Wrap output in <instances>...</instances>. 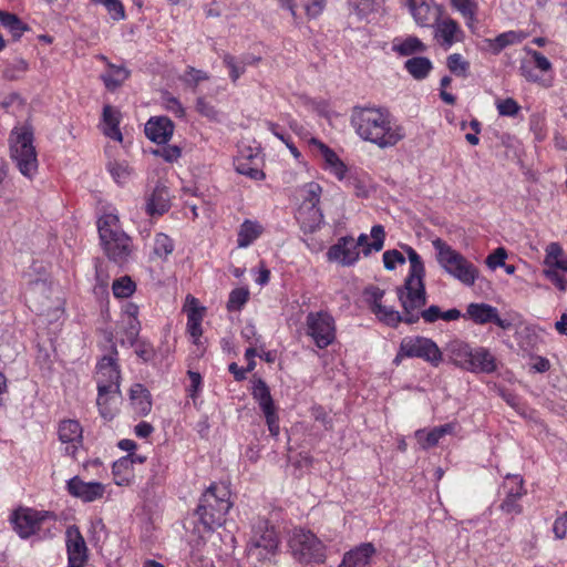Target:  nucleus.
<instances>
[{"mask_svg":"<svg viewBox=\"0 0 567 567\" xmlns=\"http://www.w3.org/2000/svg\"><path fill=\"white\" fill-rule=\"evenodd\" d=\"M350 122L362 140L380 148L393 147L405 137L404 127L393 122L391 114L383 109L355 106Z\"/></svg>","mask_w":567,"mask_h":567,"instance_id":"nucleus-1","label":"nucleus"},{"mask_svg":"<svg viewBox=\"0 0 567 567\" xmlns=\"http://www.w3.org/2000/svg\"><path fill=\"white\" fill-rule=\"evenodd\" d=\"M231 506L229 488L213 483L200 496L195 514L206 530H215L226 523Z\"/></svg>","mask_w":567,"mask_h":567,"instance_id":"nucleus-2","label":"nucleus"},{"mask_svg":"<svg viewBox=\"0 0 567 567\" xmlns=\"http://www.w3.org/2000/svg\"><path fill=\"white\" fill-rule=\"evenodd\" d=\"M115 214H104L97 220V230L101 245L110 260L117 265L125 264L133 252L132 239L118 224Z\"/></svg>","mask_w":567,"mask_h":567,"instance_id":"nucleus-3","label":"nucleus"},{"mask_svg":"<svg viewBox=\"0 0 567 567\" xmlns=\"http://www.w3.org/2000/svg\"><path fill=\"white\" fill-rule=\"evenodd\" d=\"M435 257L441 268L465 286H473L478 277V269L461 252L453 249L441 238L432 240Z\"/></svg>","mask_w":567,"mask_h":567,"instance_id":"nucleus-4","label":"nucleus"},{"mask_svg":"<svg viewBox=\"0 0 567 567\" xmlns=\"http://www.w3.org/2000/svg\"><path fill=\"white\" fill-rule=\"evenodd\" d=\"M10 157L20 173L29 178L38 171V156L33 145V131L23 125L11 131L9 137Z\"/></svg>","mask_w":567,"mask_h":567,"instance_id":"nucleus-5","label":"nucleus"},{"mask_svg":"<svg viewBox=\"0 0 567 567\" xmlns=\"http://www.w3.org/2000/svg\"><path fill=\"white\" fill-rule=\"evenodd\" d=\"M395 290L402 310L409 315L406 324L416 323L419 321L417 310L427 302L424 278L405 277L403 285L398 286Z\"/></svg>","mask_w":567,"mask_h":567,"instance_id":"nucleus-6","label":"nucleus"},{"mask_svg":"<svg viewBox=\"0 0 567 567\" xmlns=\"http://www.w3.org/2000/svg\"><path fill=\"white\" fill-rule=\"evenodd\" d=\"M289 547L296 560L301 564H322L326 560V547L322 542L309 530H296Z\"/></svg>","mask_w":567,"mask_h":567,"instance_id":"nucleus-7","label":"nucleus"},{"mask_svg":"<svg viewBox=\"0 0 567 567\" xmlns=\"http://www.w3.org/2000/svg\"><path fill=\"white\" fill-rule=\"evenodd\" d=\"M305 333L319 349H326L336 340L333 317L323 310L309 312L306 317Z\"/></svg>","mask_w":567,"mask_h":567,"instance_id":"nucleus-8","label":"nucleus"},{"mask_svg":"<svg viewBox=\"0 0 567 567\" xmlns=\"http://www.w3.org/2000/svg\"><path fill=\"white\" fill-rule=\"evenodd\" d=\"M278 544L274 527H270L267 522L260 520L252 527V535L247 545V551L249 556L261 561L275 554Z\"/></svg>","mask_w":567,"mask_h":567,"instance_id":"nucleus-9","label":"nucleus"},{"mask_svg":"<svg viewBox=\"0 0 567 567\" xmlns=\"http://www.w3.org/2000/svg\"><path fill=\"white\" fill-rule=\"evenodd\" d=\"M401 354L406 358H420L433 367L442 362V352L439 346L430 338L405 337L401 341Z\"/></svg>","mask_w":567,"mask_h":567,"instance_id":"nucleus-10","label":"nucleus"},{"mask_svg":"<svg viewBox=\"0 0 567 567\" xmlns=\"http://www.w3.org/2000/svg\"><path fill=\"white\" fill-rule=\"evenodd\" d=\"M55 519V515L48 511H37L28 507H20L11 515V523L18 535L27 539L34 535L47 519Z\"/></svg>","mask_w":567,"mask_h":567,"instance_id":"nucleus-11","label":"nucleus"},{"mask_svg":"<svg viewBox=\"0 0 567 567\" xmlns=\"http://www.w3.org/2000/svg\"><path fill=\"white\" fill-rule=\"evenodd\" d=\"M251 394L254 400L258 402L259 408L266 417V423L270 434L272 436H278L280 431L279 417L277 415L269 386L262 379H257L254 381Z\"/></svg>","mask_w":567,"mask_h":567,"instance_id":"nucleus-12","label":"nucleus"},{"mask_svg":"<svg viewBox=\"0 0 567 567\" xmlns=\"http://www.w3.org/2000/svg\"><path fill=\"white\" fill-rule=\"evenodd\" d=\"M121 373L116 359L105 355L97 364V390L100 391V400L104 395L111 393H120Z\"/></svg>","mask_w":567,"mask_h":567,"instance_id":"nucleus-13","label":"nucleus"},{"mask_svg":"<svg viewBox=\"0 0 567 567\" xmlns=\"http://www.w3.org/2000/svg\"><path fill=\"white\" fill-rule=\"evenodd\" d=\"M50 293L51 286L47 280L31 281L27 291V301L30 309L38 315L49 313L52 308Z\"/></svg>","mask_w":567,"mask_h":567,"instance_id":"nucleus-14","label":"nucleus"},{"mask_svg":"<svg viewBox=\"0 0 567 567\" xmlns=\"http://www.w3.org/2000/svg\"><path fill=\"white\" fill-rule=\"evenodd\" d=\"M66 551L70 567H83L87 561L86 543L75 525L66 529Z\"/></svg>","mask_w":567,"mask_h":567,"instance_id":"nucleus-15","label":"nucleus"},{"mask_svg":"<svg viewBox=\"0 0 567 567\" xmlns=\"http://www.w3.org/2000/svg\"><path fill=\"white\" fill-rule=\"evenodd\" d=\"M523 483V478L519 475L506 476V482L504 483L506 497L499 506L502 512L509 515H518L522 513L523 507L518 501L526 494Z\"/></svg>","mask_w":567,"mask_h":567,"instance_id":"nucleus-16","label":"nucleus"},{"mask_svg":"<svg viewBox=\"0 0 567 567\" xmlns=\"http://www.w3.org/2000/svg\"><path fill=\"white\" fill-rule=\"evenodd\" d=\"M466 316L476 324H486L493 322L504 330H507L512 327L511 321L502 319L498 316L497 308L484 302L470 303L466 308Z\"/></svg>","mask_w":567,"mask_h":567,"instance_id":"nucleus-17","label":"nucleus"},{"mask_svg":"<svg viewBox=\"0 0 567 567\" xmlns=\"http://www.w3.org/2000/svg\"><path fill=\"white\" fill-rule=\"evenodd\" d=\"M66 489L70 495L85 503L100 499L105 493V486L102 483L84 482L79 476H74L66 482Z\"/></svg>","mask_w":567,"mask_h":567,"instance_id":"nucleus-18","label":"nucleus"},{"mask_svg":"<svg viewBox=\"0 0 567 567\" xmlns=\"http://www.w3.org/2000/svg\"><path fill=\"white\" fill-rule=\"evenodd\" d=\"M327 257L329 261H336L342 266L353 265L359 258L355 240L351 236L339 238L337 244L329 248Z\"/></svg>","mask_w":567,"mask_h":567,"instance_id":"nucleus-19","label":"nucleus"},{"mask_svg":"<svg viewBox=\"0 0 567 567\" xmlns=\"http://www.w3.org/2000/svg\"><path fill=\"white\" fill-rule=\"evenodd\" d=\"M375 555L377 548L373 543H361L343 554L338 567H368Z\"/></svg>","mask_w":567,"mask_h":567,"instance_id":"nucleus-20","label":"nucleus"},{"mask_svg":"<svg viewBox=\"0 0 567 567\" xmlns=\"http://www.w3.org/2000/svg\"><path fill=\"white\" fill-rule=\"evenodd\" d=\"M82 426L75 420H64L59 426V439L66 444L65 453L75 458L79 447L82 446Z\"/></svg>","mask_w":567,"mask_h":567,"instance_id":"nucleus-21","label":"nucleus"},{"mask_svg":"<svg viewBox=\"0 0 567 567\" xmlns=\"http://www.w3.org/2000/svg\"><path fill=\"white\" fill-rule=\"evenodd\" d=\"M174 123L167 116H153L145 124V135L152 142L166 144L174 132Z\"/></svg>","mask_w":567,"mask_h":567,"instance_id":"nucleus-22","label":"nucleus"},{"mask_svg":"<svg viewBox=\"0 0 567 567\" xmlns=\"http://www.w3.org/2000/svg\"><path fill=\"white\" fill-rule=\"evenodd\" d=\"M434 37L444 48H451L456 41L462 39L463 32L458 23L452 18H444L436 21Z\"/></svg>","mask_w":567,"mask_h":567,"instance_id":"nucleus-23","label":"nucleus"},{"mask_svg":"<svg viewBox=\"0 0 567 567\" xmlns=\"http://www.w3.org/2000/svg\"><path fill=\"white\" fill-rule=\"evenodd\" d=\"M408 4L414 21L420 27H433L441 16L437 8H432L424 0H409Z\"/></svg>","mask_w":567,"mask_h":567,"instance_id":"nucleus-24","label":"nucleus"},{"mask_svg":"<svg viewBox=\"0 0 567 567\" xmlns=\"http://www.w3.org/2000/svg\"><path fill=\"white\" fill-rule=\"evenodd\" d=\"M496 359L488 349L478 347L472 350L471 362L467 371L488 374L496 371Z\"/></svg>","mask_w":567,"mask_h":567,"instance_id":"nucleus-25","label":"nucleus"},{"mask_svg":"<svg viewBox=\"0 0 567 567\" xmlns=\"http://www.w3.org/2000/svg\"><path fill=\"white\" fill-rule=\"evenodd\" d=\"M171 208L169 192L163 185H156L152 194L147 197L145 204L146 214L150 216H161Z\"/></svg>","mask_w":567,"mask_h":567,"instance_id":"nucleus-26","label":"nucleus"},{"mask_svg":"<svg viewBox=\"0 0 567 567\" xmlns=\"http://www.w3.org/2000/svg\"><path fill=\"white\" fill-rule=\"evenodd\" d=\"M454 431L455 424L446 423L432 429L430 432H426L425 430H417L415 432V439L423 450H427L435 446L443 436L453 434Z\"/></svg>","mask_w":567,"mask_h":567,"instance_id":"nucleus-27","label":"nucleus"},{"mask_svg":"<svg viewBox=\"0 0 567 567\" xmlns=\"http://www.w3.org/2000/svg\"><path fill=\"white\" fill-rule=\"evenodd\" d=\"M193 306L187 308V332L196 346H200V337L203 334L202 321L204 318L205 308L197 305V300L192 297Z\"/></svg>","mask_w":567,"mask_h":567,"instance_id":"nucleus-28","label":"nucleus"},{"mask_svg":"<svg viewBox=\"0 0 567 567\" xmlns=\"http://www.w3.org/2000/svg\"><path fill=\"white\" fill-rule=\"evenodd\" d=\"M298 220L303 233L317 231L323 223V214L319 206H307L299 208Z\"/></svg>","mask_w":567,"mask_h":567,"instance_id":"nucleus-29","label":"nucleus"},{"mask_svg":"<svg viewBox=\"0 0 567 567\" xmlns=\"http://www.w3.org/2000/svg\"><path fill=\"white\" fill-rule=\"evenodd\" d=\"M130 399L137 414L147 415L151 412V393L143 384L136 383L131 388Z\"/></svg>","mask_w":567,"mask_h":567,"instance_id":"nucleus-30","label":"nucleus"},{"mask_svg":"<svg viewBox=\"0 0 567 567\" xmlns=\"http://www.w3.org/2000/svg\"><path fill=\"white\" fill-rule=\"evenodd\" d=\"M372 243H369V237L365 234H361L355 241L357 248L362 247L363 254L368 256L372 250L380 251L384 245L385 231L383 226L374 225L371 228Z\"/></svg>","mask_w":567,"mask_h":567,"instance_id":"nucleus-31","label":"nucleus"},{"mask_svg":"<svg viewBox=\"0 0 567 567\" xmlns=\"http://www.w3.org/2000/svg\"><path fill=\"white\" fill-rule=\"evenodd\" d=\"M473 348L470 344L454 340L449 344V352L452 362L461 369L468 370Z\"/></svg>","mask_w":567,"mask_h":567,"instance_id":"nucleus-32","label":"nucleus"},{"mask_svg":"<svg viewBox=\"0 0 567 567\" xmlns=\"http://www.w3.org/2000/svg\"><path fill=\"white\" fill-rule=\"evenodd\" d=\"M118 116H120V113L111 105H105L103 107L102 117H103V123L105 125L104 134L112 140L122 142L123 136L118 128V124H120Z\"/></svg>","mask_w":567,"mask_h":567,"instance_id":"nucleus-33","label":"nucleus"},{"mask_svg":"<svg viewBox=\"0 0 567 567\" xmlns=\"http://www.w3.org/2000/svg\"><path fill=\"white\" fill-rule=\"evenodd\" d=\"M262 233L259 223L246 219L239 227L237 244L238 247L245 248L252 244Z\"/></svg>","mask_w":567,"mask_h":567,"instance_id":"nucleus-34","label":"nucleus"},{"mask_svg":"<svg viewBox=\"0 0 567 567\" xmlns=\"http://www.w3.org/2000/svg\"><path fill=\"white\" fill-rule=\"evenodd\" d=\"M392 50L402 56L426 51V45L416 37L410 35L403 40L395 39Z\"/></svg>","mask_w":567,"mask_h":567,"instance_id":"nucleus-35","label":"nucleus"},{"mask_svg":"<svg viewBox=\"0 0 567 567\" xmlns=\"http://www.w3.org/2000/svg\"><path fill=\"white\" fill-rule=\"evenodd\" d=\"M372 313H374L381 322L391 328H396L401 322L406 323V318L409 317V315L405 313V310L399 312L392 307L383 305H377V310Z\"/></svg>","mask_w":567,"mask_h":567,"instance_id":"nucleus-36","label":"nucleus"},{"mask_svg":"<svg viewBox=\"0 0 567 567\" xmlns=\"http://www.w3.org/2000/svg\"><path fill=\"white\" fill-rule=\"evenodd\" d=\"M404 69L413 79L423 80L433 69V64L431 60L425 56H414L405 61Z\"/></svg>","mask_w":567,"mask_h":567,"instance_id":"nucleus-37","label":"nucleus"},{"mask_svg":"<svg viewBox=\"0 0 567 567\" xmlns=\"http://www.w3.org/2000/svg\"><path fill=\"white\" fill-rule=\"evenodd\" d=\"M0 23L11 34L13 40H19L29 30V27L14 13L0 10Z\"/></svg>","mask_w":567,"mask_h":567,"instance_id":"nucleus-38","label":"nucleus"},{"mask_svg":"<svg viewBox=\"0 0 567 567\" xmlns=\"http://www.w3.org/2000/svg\"><path fill=\"white\" fill-rule=\"evenodd\" d=\"M128 76L130 71L124 66H117L109 63V71L102 74V80L107 89L114 90L118 87Z\"/></svg>","mask_w":567,"mask_h":567,"instance_id":"nucleus-39","label":"nucleus"},{"mask_svg":"<svg viewBox=\"0 0 567 567\" xmlns=\"http://www.w3.org/2000/svg\"><path fill=\"white\" fill-rule=\"evenodd\" d=\"M527 38V33L523 31H507L501 33L493 40V50L498 53L508 45L520 43Z\"/></svg>","mask_w":567,"mask_h":567,"instance_id":"nucleus-40","label":"nucleus"},{"mask_svg":"<svg viewBox=\"0 0 567 567\" xmlns=\"http://www.w3.org/2000/svg\"><path fill=\"white\" fill-rule=\"evenodd\" d=\"M452 6L461 12V14L466 20V24L468 28H473L474 22L476 21L475 13L477 6L474 0H450Z\"/></svg>","mask_w":567,"mask_h":567,"instance_id":"nucleus-41","label":"nucleus"},{"mask_svg":"<svg viewBox=\"0 0 567 567\" xmlns=\"http://www.w3.org/2000/svg\"><path fill=\"white\" fill-rule=\"evenodd\" d=\"M404 250L410 261V269L406 277H425V267L421 256L410 246H405Z\"/></svg>","mask_w":567,"mask_h":567,"instance_id":"nucleus-42","label":"nucleus"},{"mask_svg":"<svg viewBox=\"0 0 567 567\" xmlns=\"http://www.w3.org/2000/svg\"><path fill=\"white\" fill-rule=\"evenodd\" d=\"M404 250L410 261V269L406 277H425V267L421 256L410 246H405Z\"/></svg>","mask_w":567,"mask_h":567,"instance_id":"nucleus-43","label":"nucleus"},{"mask_svg":"<svg viewBox=\"0 0 567 567\" xmlns=\"http://www.w3.org/2000/svg\"><path fill=\"white\" fill-rule=\"evenodd\" d=\"M223 63L229 70V78L233 83H236L237 80L245 73V63L241 62L240 59L231 55L230 53L223 54Z\"/></svg>","mask_w":567,"mask_h":567,"instance_id":"nucleus-44","label":"nucleus"},{"mask_svg":"<svg viewBox=\"0 0 567 567\" xmlns=\"http://www.w3.org/2000/svg\"><path fill=\"white\" fill-rule=\"evenodd\" d=\"M136 289L135 282L128 276L114 280L112 285L113 295L116 298H128Z\"/></svg>","mask_w":567,"mask_h":567,"instance_id":"nucleus-45","label":"nucleus"},{"mask_svg":"<svg viewBox=\"0 0 567 567\" xmlns=\"http://www.w3.org/2000/svg\"><path fill=\"white\" fill-rule=\"evenodd\" d=\"M107 169L112 175L113 179L118 184L125 183L132 173V169L130 168L128 164L124 161L110 162L107 164Z\"/></svg>","mask_w":567,"mask_h":567,"instance_id":"nucleus-46","label":"nucleus"},{"mask_svg":"<svg viewBox=\"0 0 567 567\" xmlns=\"http://www.w3.org/2000/svg\"><path fill=\"white\" fill-rule=\"evenodd\" d=\"M174 250L173 240L165 234H157L154 241V254L166 259Z\"/></svg>","mask_w":567,"mask_h":567,"instance_id":"nucleus-47","label":"nucleus"},{"mask_svg":"<svg viewBox=\"0 0 567 567\" xmlns=\"http://www.w3.org/2000/svg\"><path fill=\"white\" fill-rule=\"evenodd\" d=\"M249 298V291L246 288H236L229 293L227 309L229 311L239 310Z\"/></svg>","mask_w":567,"mask_h":567,"instance_id":"nucleus-48","label":"nucleus"},{"mask_svg":"<svg viewBox=\"0 0 567 567\" xmlns=\"http://www.w3.org/2000/svg\"><path fill=\"white\" fill-rule=\"evenodd\" d=\"M305 200L300 208H306L307 206H318L320 202V196L322 193V188L318 183H309L305 186Z\"/></svg>","mask_w":567,"mask_h":567,"instance_id":"nucleus-49","label":"nucleus"},{"mask_svg":"<svg viewBox=\"0 0 567 567\" xmlns=\"http://www.w3.org/2000/svg\"><path fill=\"white\" fill-rule=\"evenodd\" d=\"M449 70L456 75H466V72L470 68L467 61H465L461 54L453 53L447 56L446 61Z\"/></svg>","mask_w":567,"mask_h":567,"instance_id":"nucleus-50","label":"nucleus"},{"mask_svg":"<svg viewBox=\"0 0 567 567\" xmlns=\"http://www.w3.org/2000/svg\"><path fill=\"white\" fill-rule=\"evenodd\" d=\"M209 79V75L203 71V70H197L193 66H187L184 74L182 75L181 80L187 84V85H192V86H197L199 82L202 81H206Z\"/></svg>","mask_w":567,"mask_h":567,"instance_id":"nucleus-51","label":"nucleus"},{"mask_svg":"<svg viewBox=\"0 0 567 567\" xmlns=\"http://www.w3.org/2000/svg\"><path fill=\"white\" fill-rule=\"evenodd\" d=\"M236 171L245 176H248L251 179L260 181L265 178V174L262 171L251 167L249 162L247 161H238L236 163Z\"/></svg>","mask_w":567,"mask_h":567,"instance_id":"nucleus-52","label":"nucleus"},{"mask_svg":"<svg viewBox=\"0 0 567 567\" xmlns=\"http://www.w3.org/2000/svg\"><path fill=\"white\" fill-rule=\"evenodd\" d=\"M106 11L115 21L125 19V9L121 0H106L103 2Z\"/></svg>","mask_w":567,"mask_h":567,"instance_id":"nucleus-53","label":"nucleus"},{"mask_svg":"<svg viewBox=\"0 0 567 567\" xmlns=\"http://www.w3.org/2000/svg\"><path fill=\"white\" fill-rule=\"evenodd\" d=\"M544 276L553 282L561 292H565L567 289V279L564 275H561L559 271H557L556 268H548L545 267L543 270Z\"/></svg>","mask_w":567,"mask_h":567,"instance_id":"nucleus-54","label":"nucleus"},{"mask_svg":"<svg viewBox=\"0 0 567 567\" xmlns=\"http://www.w3.org/2000/svg\"><path fill=\"white\" fill-rule=\"evenodd\" d=\"M520 106L512 97H507L497 103V111L502 116H515L518 114Z\"/></svg>","mask_w":567,"mask_h":567,"instance_id":"nucleus-55","label":"nucleus"},{"mask_svg":"<svg viewBox=\"0 0 567 567\" xmlns=\"http://www.w3.org/2000/svg\"><path fill=\"white\" fill-rule=\"evenodd\" d=\"M405 262V257L402 252L396 249L386 250L383 254V264L385 269L393 270L395 269L396 264L403 265Z\"/></svg>","mask_w":567,"mask_h":567,"instance_id":"nucleus-56","label":"nucleus"},{"mask_svg":"<svg viewBox=\"0 0 567 567\" xmlns=\"http://www.w3.org/2000/svg\"><path fill=\"white\" fill-rule=\"evenodd\" d=\"M196 111L209 120H216L218 116V111L215 106L207 102L203 96H199L196 100Z\"/></svg>","mask_w":567,"mask_h":567,"instance_id":"nucleus-57","label":"nucleus"},{"mask_svg":"<svg viewBox=\"0 0 567 567\" xmlns=\"http://www.w3.org/2000/svg\"><path fill=\"white\" fill-rule=\"evenodd\" d=\"M116 394L117 393L106 394V395L103 396L102 400H100V391L97 390L96 404L99 406L100 414L104 419H112L113 417V411H112V409L109 405H110V402L115 399Z\"/></svg>","mask_w":567,"mask_h":567,"instance_id":"nucleus-58","label":"nucleus"},{"mask_svg":"<svg viewBox=\"0 0 567 567\" xmlns=\"http://www.w3.org/2000/svg\"><path fill=\"white\" fill-rule=\"evenodd\" d=\"M154 154L163 157L168 163H174L181 157L182 150L176 145H166L162 150L155 151Z\"/></svg>","mask_w":567,"mask_h":567,"instance_id":"nucleus-59","label":"nucleus"},{"mask_svg":"<svg viewBox=\"0 0 567 567\" xmlns=\"http://www.w3.org/2000/svg\"><path fill=\"white\" fill-rule=\"evenodd\" d=\"M311 144L316 145L322 157L324 158L326 161V164L329 166H333V164L337 162V159H339L338 155L329 147L327 146L324 143H322L321 141L317 140V138H312L311 140Z\"/></svg>","mask_w":567,"mask_h":567,"instance_id":"nucleus-60","label":"nucleus"},{"mask_svg":"<svg viewBox=\"0 0 567 567\" xmlns=\"http://www.w3.org/2000/svg\"><path fill=\"white\" fill-rule=\"evenodd\" d=\"M419 320L422 318L426 323H433L441 319L442 310L439 306L432 305L427 309L417 310Z\"/></svg>","mask_w":567,"mask_h":567,"instance_id":"nucleus-61","label":"nucleus"},{"mask_svg":"<svg viewBox=\"0 0 567 567\" xmlns=\"http://www.w3.org/2000/svg\"><path fill=\"white\" fill-rule=\"evenodd\" d=\"M507 257V252L505 248L499 247L495 249L488 257L486 258V264L489 268L495 269L497 267L505 265V259Z\"/></svg>","mask_w":567,"mask_h":567,"instance_id":"nucleus-62","label":"nucleus"},{"mask_svg":"<svg viewBox=\"0 0 567 567\" xmlns=\"http://www.w3.org/2000/svg\"><path fill=\"white\" fill-rule=\"evenodd\" d=\"M526 51L533 58L535 66L542 72H548L551 70L550 61L543 53L533 49H527Z\"/></svg>","mask_w":567,"mask_h":567,"instance_id":"nucleus-63","label":"nucleus"},{"mask_svg":"<svg viewBox=\"0 0 567 567\" xmlns=\"http://www.w3.org/2000/svg\"><path fill=\"white\" fill-rule=\"evenodd\" d=\"M564 250L557 243H550L546 249V257L544 260L545 267L550 266L554 261L564 256Z\"/></svg>","mask_w":567,"mask_h":567,"instance_id":"nucleus-64","label":"nucleus"}]
</instances>
